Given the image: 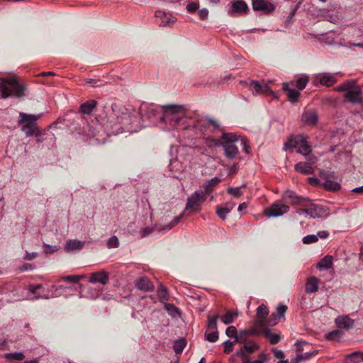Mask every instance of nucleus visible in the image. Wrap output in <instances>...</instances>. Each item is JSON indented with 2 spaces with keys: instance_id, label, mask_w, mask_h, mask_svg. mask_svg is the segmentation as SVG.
I'll list each match as a JSON object with an SVG mask.
<instances>
[{
  "instance_id": "obj_56",
  "label": "nucleus",
  "mask_w": 363,
  "mask_h": 363,
  "mask_svg": "<svg viewBox=\"0 0 363 363\" xmlns=\"http://www.w3.org/2000/svg\"><path fill=\"white\" fill-rule=\"evenodd\" d=\"M86 83L90 84L91 87H99L102 86V83L100 80L89 79L86 81Z\"/></svg>"
},
{
  "instance_id": "obj_46",
  "label": "nucleus",
  "mask_w": 363,
  "mask_h": 363,
  "mask_svg": "<svg viewBox=\"0 0 363 363\" xmlns=\"http://www.w3.org/2000/svg\"><path fill=\"white\" fill-rule=\"evenodd\" d=\"M216 213L220 218L225 220L229 212L222 205H220L216 207Z\"/></svg>"
},
{
  "instance_id": "obj_8",
  "label": "nucleus",
  "mask_w": 363,
  "mask_h": 363,
  "mask_svg": "<svg viewBox=\"0 0 363 363\" xmlns=\"http://www.w3.org/2000/svg\"><path fill=\"white\" fill-rule=\"evenodd\" d=\"M117 121L119 124L122 125L118 129H126L128 131H136L135 126H137L138 123V117L133 115L128 112H122L120 116L116 117Z\"/></svg>"
},
{
  "instance_id": "obj_49",
  "label": "nucleus",
  "mask_w": 363,
  "mask_h": 363,
  "mask_svg": "<svg viewBox=\"0 0 363 363\" xmlns=\"http://www.w3.org/2000/svg\"><path fill=\"white\" fill-rule=\"evenodd\" d=\"M206 339L211 342H215L218 339V332L217 330H215V331L206 334Z\"/></svg>"
},
{
  "instance_id": "obj_3",
  "label": "nucleus",
  "mask_w": 363,
  "mask_h": 363,
  "mask_svg": "<svg viewBox=\"0 0 363 363\" xmlns=\"http://www.w3.org/2000/svg\"><path fill=\"white\" fill-rule=\"evenodd\" d=\"M297 149V152L303 155L307 156L311 152V147L308 144L306 138L303 135H292L284 145V150Z\"/></svg>"
},
{
  "instance_id": "obj_11",
  "label": "nucleus",
  "mask_w": 363,
  "mask_h": 363,
  "mask_svg": "<svg viewBox=\"0 0 363 363\" xmlns=\"http://www.w3.org/2000/svg\"><path fill=\"white\" fill-rule=\"evenodd\" d=\"M337 82V79L331 74H320L314 80V84L318 83L325 86H331Z\"/></svg>"
},
{
  "instance_id": "obj_45",
  "label": "nucleus",
  "mask_w": 363,
  "mask_h": 363,
  "mask_svg": "<svg viewBox=\"0 0 363 363\" xmlns=\"http://www.w3.org/2000/svg\"><path fill=\"white\" fill-rule=\"evenodd\" d=\"M317 354H318V351L315 350H313L306 351L303 353H298L297 354L301 355V362H302L304 360L309 359L310 358L316 355Z\"/></svg>"
},
{
  "instance_id": "obj_50",
  "label": "nucleus",
  "mask_w": 363,
  "mask_h": 363,
  "mask_svg": "<svg viewBox=\"0 0 363 363\" xmlns=\"http://www.w3.org/2000/svg\"><path fill=\"white\" fill-rule=\"evenodd\" d=\"M318 240L315 235H308L303 238V242L304 244H311L317 242Z\"/></svg>"
},
{
  "instance_id": "obj_25",
  "label": "nucleus",
  "mask_w": 363,
  "mask_h": 363,
  "mask_svg": "<svg viewBox=\"0 0 363 363\" xmlns=\"http://www.w3.org/2000/svg\"><path fill=\"white\" fill-rule=\"evenodd\" d=\"M155 16L156 18H162V22L160 23V26H167L171 23H174L176 21L175 18H172L170 17L169 13H167L162 11L157 10L155 13Z\"/></svg>"
},
{
  "instance_id": "obj_14",
  "label": "nucleus",
  "mask_w": 363,
  "mask_h": 363,
  "mask_svg": "<svg viewBox=\"0 0 363 363\" xmlns=\"http://www.w3.org/2000/svg\"><path fill=\"white\" fill-rule=\"evenodd\" d=\"M108 272L102 270L91 273L89 277V282L93 284L100 283L105 285L108 282Z\"/></svg>"
},
{
  "instance_id": "obj_44",
  "label": "nucleus",
  "mask_w": 363,
  "mask_h": 363,
  "mask_svg": "<svg viewBox=\"0 0 363 363\" xmlns=\"http://www.w3.org/2000/svg\"><path fill=\"white\" fill-rule=\"evenodd\" d=\"M259 349V345L254 342H245L244 350L249 354L253 353L255 350Z\"/></svg>"
},
{
  "instance_id": "obj_19",
  "label": "nucleus",
  "mask_w": 363,
  "mask_h": 363,
  "mask_svg": "<svg viewBox=\"0 0 363 363\" xmlns=\"http://www.w3.org/2000/svg\"><path fill=\"white\" fill-rule=\"evenodd\" d=\"M287 310V306L279 304L277 308V314L273 313L269 320V325H275L277 324L279 319L284 317V314Z\"/></svg>"
},
{
  "instance_id": "obj_48",
  "label": "nucleus",
  "mask_w": 363,
  "mask_h": 363,
  "mask_svg": "<svg viewBox=\"0 0 363 363\" xmlns=\"http://www.w3.org/2000/svg\"><path fill=\"white\" fill-rule=\"evenodd\" d=\"M227 192L237 198L242 196V191L240 187H229L227 189Z\"/></svg>"
},
{
  "instance_id": "obj_12",
  "label": "nucleus",
  "mask_w": 363,
  "mask_h": 363,
  "mask_svg": "<svg viewBox=\"0 0 363 363\" xmlns=\"http://www.w3.org/2000/svg\"><path fill=\"white\" fill-rule=\"evenodd\" d=\"M252 8L255 11H260L265 13L272 11L275 6L266 0H252Z\"/></svg>"
},
{
  "instance_id": "obj_21",
  "label": "nucleus",
  "mask_w": 363,
  "mask_h": 363,
  "mask_svg": "<svg viewBox=\"0 0 363 363\" xmlns=\"http://www.w3.org/2000/svg\"><path fill=\"white\" fill-rule=\"evenodd\" d=\"M294 169L302 174H311L313 173L314 169L310 162H299L295 164Z\"/></svg>"
},
{
  "instance_id": "obj_64",
  "label": "nucleus",
  "mask_w": 363,
  "mask_h": 363,
  "mask_svg": "<svg viewBox=\"0 0 363 363\" xmlns=\"http://www.w3.org/2000/svg\"><path fill=\"white\" fill-rule=\"evenodd\" d=\"M37 257H38L37 252H31L30 253V252H26L23 259L25 260H33L35 258H36Z\"/></svg>"
},
{
  "instance_id": "obj_58",
  "label": "nucleus",
  "mask_w": 363,
  "mask_h": 363,
  "mask_svg": "<svg viewBox=\"0 0 363 363\" xmlns=\"http://www.w3.org/2000/svg\"><path fill=\"white\" fill-rule=\"evenodd\" d=\"M44 246L45 247V249L44 250V252L45 254H52V253H54L55 252L57 251V250H58L56 246L50 245H47V244H44Z\"/></svg>"
},
{
  "instance_id": "obj_9",
  "label": "nucleus",
  "mask_w": 363,
  "mask_h": 363,
  "mask_svg": "<svg viewBox=\"0 0 363 363\" xmlns=\"http://www.w3.org/2000/svg\"><path fill=\"white\" fill-rule=\"evenodd\" d=\"M289 211V206L284 203L281 201H277L271 205L269 208L264 210V213L267 217H279Z\"/></svg>"
},
{
  "instance_id": "obj_51",
  "label": "nucleus",
  "mask_w": 363,
  "mask_h": 363,
  "mask_svg": "<svg viewBox=\"0 0 363 363\" xmlns=\"http://www.w3.org/2000/svg\"><path fill=\"white\" fill-rule=\"evenodd\" d=\"M225 334L229 337H235V340L236 335H238V330L235 326H229L225 330Z\"/></svg>"
},
{
  "instance_id": "obj_35",
  "label": "nucleus",
  "mask_w": 363,
  "mask_h": 363,
  "mask_svg": "<svg viewBox=\"0 0 363 363\" xmlns=\"http://www.w3.org/2000/svg\"><path fill=\"white\" fill-rule=\"evenodd\" d=\"M296 346V352L303 353L306 351L310 350L309 349L311 347V345L306 341H297L295 343Z\"/></svg>"
},
{
  "instance_id": "obj_23",
  "label": "nucleus",
  "mask_w": 363,
  "mask_h": 363,
  "mask_svg": "<svg viewBox=\"0 0 363 363\" xmlns=\"http://www.w3.org/2000/svg\"><path fill=\"white\" fill-rule=\"evenodd\" d=\"M302 121L308 125H315L318 122V114L315 111H308L302 115Z\"/></svg>"
},
{
  "instance_id": "obj_47",
  "label": "nucleus",
  "mask_w": 363,
  "mask_h": 363,
  "mask_svg": "<svg viewBox=\"0 0 363 363\" xmlns=\"http://www.w3.org/2000/svg\"><path fill=\"white\" fill-rule=\"evenodd\" d=\"M165 308L172 315L179 313V309L177 307H176L174 304L166 303Z\"/></svg>"
},
{
  "instance_id": "obj_16",
  "label": "nucleus",
  "mask_w": 363,
  "mask_h": 363,
  "mask_svg": "<svg viewBox=\"0 0 363 363\" xmlns=\"http://www.w3.org/2000/svg\"><path fill=\"white\" fill-rule=\"evenodd\" d=\"M253 94H267L270 89L266 84H260L258 81H251L249 84Z\"/></svg>"
},
{
  "instance_id": "obj_15",
  "label": "nucleus",
  "mask_w": 363,
  "mask_h": 363,
  "mask_svg": "<svg viewBox=\"0 0 363 363\" xmlns=\"http://www.w3.org/2000/svg\"><path fill=\"white\" fill-rule=\"evenodd\" d=\"M135 286L138 289L145 292L152 291L155 289L152 282L146 277L137 279Z\"/></svg>"
},
{
  "instance_id": "obj_13",
  "label": "nucleus",
  "mask_w": 363,
  "mask_h": 363,
  "mask_svg": "<svg viewBox=\"0 0 363 363\" xmlns=\"http://www.w3.org/2000/svg\"><path fill=\"white\" fill-rule=\"evenodd\" d=\"M220 182L221 179L219 177H215L211 179L206 180L203 184L202 186L203 191H202V193L207 197L214 191Z\"/></svg>"
},
{
  "instance_id": "obj_2",
  "label": "nucleus",
  "mask_w": 363,
  "mask_h": 363,
  "mask_svg": "<svg viewBox=\"0 0 363 363\" xmlns=\"http://www.w3.org/2000/svg\"><path fill=\"white\" fill-rule=\"evenodd\" d=\"M184 115L182 106L169 105L163 107V112L158 118L161 122L169 124V128H174L179 125Z\"/></svg>"
},
{
  "instance_id": "obj_37",
  "label": "nucleus",
  "mask_w": 363,
  "mask_h": 363,
  "mask_svg": "<svg viewBox=\"0 0 363 363\" xmlns=\"http://www.w3.org/2000/svg\"><path fill=\"white\" fill-rule=\"evenodd\" d=\"M142 111H145L147 117L149 118H154L157 116V115H160L159 110L155 108L154 106H145V109L144 108H142Z\"/></svg>"
},
{
  "instance_id": "obj_27",
  "label": "nucleus",
  "mask_w": 363,
  "mask_h": 363,
  "mask_svg": "<svg viewBox=\"0 0 363 363\" xmlns=\"http://www.w3.org/2000/svg\"><path fill=\"white\" fill-rule=\"evenodd\" d=\"M96 100L91 99L85 101L79 106V111L83 114H90L97 105Z\"/></svg>"
},
{
  "instance_id": "obj_52",
  "label": "nucleus",
  "mask_w": 363,
  "mask_h": 363,
  "mask_svg": "<svg viewBox=\"0 0 363 363\" xmlns=\"http://www.w3.org/2000/svg\"><path fill=\"white\" fill-rule=\"evenodd\" d=\"M118 245H119V241L116 236L111 237L107 242V245L109 248L118 247Z\"/></svg>"
},
{
  "instance_id": "obj_62",
  "label": "nucleus",
  "mask_w": 363,
  "mask_h": 363,
  "mask_svg": "<svg viewBox=\"0 0 363 363\" xmlns=\"http://www.w3.org/2000/svg\"><path fill=\"white\" fill-rule=\"evenodd\" d=\"M62 279L72 283H77L79 281V277L74 275L66 276Z\"/></svg>"
},
{
  "instance_id": "obj_26",
  "label": "nucleus",
  "mask_w": 363,
  "mask_h": 363,
  "mask_svg": "<svg viewBox=\"0 0 363 363\" xmlns=\"http://www.w3.org/2000/svg\"><path fill=\"white\" fill-rule=\"evenodd\" d=\"M335 323L339 328L349 329L353 326L354 320L348 316H338Z\"/></svg>"
},
{
  "instance_id": "obj_22",
  "label": "nucleus",
  "mask_w": 363,
  "mask_h": 363,
  "mask_svg": "<svg viewBox=\"0 0 363 363\" xmlns=\"http://www.w3.org/2000/svg\"><path fill=\"white\" fill-rule=\"evenodd\" d=\"M183 216H184V213H181L178 216L174 217L169 223H168L167 225H157L155 226V228H157V230L159 233H166V232L170 230L177 223H179L181 221Z\"/></svg>"
},
{
  "instance_id": "obj_7",
  "label": "nucleus",
  "mask_w": 363,
  "mask_h": 363,
  "mask_svg": "<svg viewBox=\"0 0 363 363\" xmlns=\"http://www.w3.org/2000/svg\"><path fill=\"white\" fill-rule=\"evenodd\" d=\"M206 200V196L202 191H196L187 198L184 211H191L194 213H199L201 210V205Z\"/></svg>"
},
{
  "instance_id": "obj_28",
  "label": "nucleus",
  "mask_w": 363,
  "mask_h": 363,
  "mask_svg": "<svg viewBox=\"0 0 363 363\" xmlns=\"http://www.w3.org/2000/svg\"><path fill=\"white\" fill-rule=\"evenodd\" d=\"M43 289V286L41 284H30L28 287V291L35 294V299H48L50 298L48 294L43 295L40 294V291H42Z\"/></svg>"
},
{
  "instance_id": "obj_42",
  "label": "nucleus",
  "mask_w": 363,
  "mask_h": 363,
  "mask_svg": "<svg viewBox=\"0 0 363 363\" xmlns=\"http://www.w3.org/2000/svg\"><path fill=\"white\" fill-rule=\"evenodd\" d=\"M343 335L342 331L340 330H335L331 331L325 335V337L329 340H337L340 338Z\"/></svg>"
},
{
  "instance_id": "obj_61",
  "label": "nucleus",
  "mask_w": 363,
  "mask_h": 363,
  "mask_svg": "<svg viewBox=\"0 0 363 363\" xmlns=\"http://www.w3.org/2000/svg\"><path fill=\"white\" fill-rule=\"evenodd\" d=\"M154 230L153 228L147 227L140 231L141 238H145L149 235Z\"/></svg>"
},
{
  "instance_id": "obj_63",
  "label": "nucleus",
  "mask_w": 363,
  "mask_h": 363,
  "mask_svg": "<svg viewBox=\"0 0 363 363\" xmlns=\"http://www.w3.org/2000/svg\"><path fill=\"white\" fill-rule=\"evenodd\" d=\"M206 126H212L213 130H216L219 128L220 125L216 121L211 119L206 122Z\"/></svg>"
},
{
  "instance_id": "obj_41",
  "label": "nucleus",
  "mask_w": 363,
  "mask_h": 363,
  "mask_svg": "<svg viewBox=\"0 0 363 363\" xmlns=\"http://www.w3.org/2000/svg\"><path fill=\"white\" fill-rule=\"evenodd\" d=\"M308 82V77L307 76H302L299 77L296 82V86L300 90H303L306 88Z\"/></svg>"
},
{
  "instance_id": "obj_10",
  "label": "nucleus",
  "mask_w": 363,
  "mask_h": 363,
  "mask_svg": "<svg viewBox=\"0 0 363 363\" xmlns=\"http://www.w3.org/2000/svg\"><path fill=\"white\" fill-rule=\"evenodd\" d=\"M298 213H306L312 218H320L325 213V208L319 205L313 203H308L301 208L297 211Z\"/></svg>"
},
{
  "instance_id": "obj_29",
  "label": "nucleus",
  "mask_w": 363,
  "mask_h": 363,
  "mask_svg": "<svg viewBox=\"0 0 363 363\" xmlns=\"http://www.w3.org/2000/svg\"><path fill=\"white\" fill-rule=\"evenodd\" d=\"M84 243L77 240H69L67 241L65 246L66 252H71L74 250H80L82 249Z\"/></svg>"
},
{
  "instance_id": "obj_54",
  "label": "nucleus",
  "mask_w": 363,
  "mask_h": 363,
  "mask_svg": "<svg viewBox=\"0 0 363 363\" xmlns=\"http://www.w3.org/2000/svg\"><path fill=\"white\" fill-rule=\"evenodd\" d=\"M350 354H348L345 356L346 363H359L361 360L360 356H350Z\"/></svg>"
},
{
  "instance_id": "obj_53",
  "label": "nucleus",
  "mask_w": 363,
  "mask_h": 363,
  "mask_svg": "<svg viewBox=\"0 0 363 363\" xmlns=\"http://www.w3.org/2000/svg\"><path fill=\"white\" fill-rule=\"evenodd\" d=\"M234 342H235L234 341L232 342L230 340H226L223 342V345L225 347L224 352L225 354H229L233 351Z\"/></svg>"
},
{
  "instance_id": "obj_55",
  "label": "nucleus",
  "mask_w": 363,
  "mask_h": 363,
  "mask_svg": "<svg viewBox=\"0 0 363 363\" xmlns=\"http://www.w3.org/2000/svg\"><path fill=\"white\" fill-rule=\"evenodd\" d=\"M300 5H301V3L299 2V3L296 4L295 6H294L293 8L291 9L289 15L287 17V21H290L292 19V18L296 14L297 10L299 9Z\"/></svg>"
},
{
  "instance_id": "obj_6",
  "label": "nucleus",
  "mask_w": 363,
  "mask_h": 363,
  "mask_svg": "<svg viewBox=\"0 0 363 363\" xmlns=\"http://www.w3.org/2000/svg\"><path fill=\"white\" fill-rule=\"evenodd\" d=\"M0 91L4 98H6L9 96L19 97L23 95L24 87L15 80H12L9 83L6 81H2L0 82Z\"/></svg>"
},
{
  "instance_id": "obj_36",
  "label": "nucleus",
  "mask_w": 363,
  "mask_h": 363,
  "mask_svg": "<svg viewBox=\"0 0 363 363\" xmlns=\"http://www.w3.org/2000/svg\"><path fill=\"white\" fill-rule=\"evenodd\" d=\"M238 316V313L233 311H228L224 315L220 317L221 321L225 325H229L234 321V319Z\"/></svg>"
},
{
  "instance_id": "obj_40",
  "label": "nucleus",
  "mask_w": 363,
  "mask_h": 363,
  "mask_svg": "<svg viewBox=\"0 0 363 363\" xmlns=\"http://www.w3.org/2000/svg\"><path fill=\"white\" fill-rule=\"evenodd\" d=\"M249 338V335L247 334V330H242L238 333L236 335V339L234 340V342H240V343H245L247 342V340Z\"/></svg>"
},
{
  "instance_id": "obj_30",
  "label": "nucleus",
  "mask_w": 363,
  "mask_h": 363,
  "mask_svg": "<svg viewBox=\"0 0 363 363\" xmlns=\"http://www.w3.org/2000/svg\"><path fill=\"white\" fill-rule=\"evenodd\" d=\"M318 289V279L315 277H310L306 281V291L307 293H314Z\"/></svg>"
},
{
  "instance_id": "obj_39",
  "label": "nucleus",
  "mask_w": 363,
  "mask_h": 363,
  "mask_svg": "<svg viewBox=\"0 0 363 363\" xmlns=\"http://www.w3.org/2000/svg\"><path fill=\"white\" fill-rule=\"evenodd\" d=\"M219 318L218 314L215 315H208V329L217 330V320Z\"/></svg>"
},
{
  "instance_id": "obj_32",
  "label": "nucleus",
  "mask_w": 363,
  "mask_h": 363,
  "mask_svg": "<svg viewBox=\"0 0 363 363\" xmlns=\"http://www.w3.org/2000/svg\"><path fill=\"white\" fill-rule=\"evenodd\" d=\"M333 265V257L326 255L322 258L317 264V268L319 269H328Z\"/></svg>"
},
{
  "instance_id": "obj_31",
  "label": "nucleus",
  "mask_w": 363,
  "mask_h": 363,
  "mask_svg": "<svg viewBox=\"0 0 363 363\" xmlns=\"http://www.w3.org/2000/svg\"><path fill=\"white\" fill-rule=\"evenodd\" d=\"M321 186L327 191H337L340 189L341 185L335 181L326 179L321 184Z\"/></svg>"
},
{
  "instance_id": "obj_33",
  "label": "nucleus",
  "mask_w": 363,
  "mask_h": 363,
  "mask_svg": "<svg viewBox=\"0 0 363 363\" xmlns=\"http://www.w3.org/2000/svg\"><path fill=\"white\" fill-rule=\"evenodd\" d=\"M157 296L161 302L167 301L169 300L167 289L162 284H160L157 288Z\"/></svg>"
},
{
  "instance_id": "obj_18",
  "label": "nucleus",
  "mask_w": 363,
  "mask_h": 363,
  "mask_svg": "<svg viewBox=\"0 0 363 363\" xmlns=\"http://www.w3.org/2000/svg\"><path fill=\"white\" fill-rule=\"evenodd\" d=\"M283 199L286 201H288L291 204H298L303 201H308V198L301 197L297 196L294 191H286L284 192Z\"/></svg>"
},
{
  "instance_id": "obj_57",
  "label": "nucleus",
  "mask_w": 363,
  "mask_h": 363,
  "mask_svg": "<svg viewBox=\"0 0 363 363\" xmlns=\"http://www.w3.org/2000/svg\"><path fill=\"white\" fill-rule=\"evenodd\" d=\"M239 143L243 146V150L247 154L250 153V147L247 144V142L242 138L239 137Z\"/></svg>"
},
{
  "instance_id": "obj_59",
  "label": "nucleus",
  "mask_w": 363,
  "mask_h": 363,
  "mask_svg": "<svg viewBox=\"0 0 363 363\" xmlns=\"http://www.w3.org/2000/svg\"><path fill=\"white\" fill-rule=\"evenodd\" d=\"M199 8V4L194 2H191L187 4L186 9L189 12L193 13L196 11Z\"/></svg>"
},
{
  "instance_id": "obj_5",
  "label": "nucleus",
  "mask_w": 363,
  "mask_h": 363,
  "mask_svg": "<svg viewBox=\"0 0 363 363\" xmlns=\"http://www.w3.org/2000/svg\"><path fill=\"white\" fill-rule=\"evenodd\" d=\"M40 115L28 114L21 112L18 124L21 125V131L26 137H30L34 134L38 128L36 121L38 120Z\"/></svg>"
},
{
  "instance_id": "obj_43",
  "label": "nucleus",
  "mask_w": 363,
  "mask_h": 363,
  "mask_svg": "<svg viewBox=\"0 0 363 363\" xmlns=\"http://www.w3.org/2000/svg\"><path fill=\"white\" fill-rule=\"evenodd\" d=\"M186 346V342L184 340H177L174 342L173 349L176 354H180Z\"/></svg>"
},
{
  "instance_id": "obj_38",
  "label": "nucleus",
  "mask_w": 363,
  "mask_h": 363,
  "mask_svg": "<svg viewBox=\"0 0 363 363\" xmlns=\"http://www.w3.org/2000/svg\"><path fill=\"white\" fill-rule=\"evenodd\" d=\"M5 359H6L10 363L12 360L21 361L25 358V355L22 352H11L6 353L4 354Z\"/></svg>"
},
{
  "instance_id": "obj_17",
  "label": "nucleus",
  "mask_w": 363,
  "mask_h": 363,
  "mask_svg": "<svg viewBox=\"0 0 363 363\" xmlns=\"http://www.w3.org/2000/svg\"><path fill=\"white\" fill-rule=\"evenodd\" d=\"M269 315V309L268 308L264 305L262 304L258 306L257 308V320L256 323L257 325H260L261 327L265 326V319Z\"/></svg>"
},
{
  "instance_id": "obj_24",
  "label": "nucleus",
  "mask_w": 363,
  "mask_h": 363,
  "mask_svg": "<svg viewBox=\"0 0 363 363\" xmlns=\"http://www.w3.org/2000/svg\"><path fill=\"white\" fill-rule=\"evenodd\" d=\"M282 88L283 90L287 93L288 99L291 102L294 103L297 101L301 94L298 90L290 88L289 83H284Z\"/></svg>"
},
{
  "instance_id": "obj_1",
  "label": "nucleus",
  "mask_w": 363,
  "mask_h": 363,
  "mask_svg": "<svg viewBox=\"0 0 363 363\" xmlns=\"http://www.w3.org/2000/svg\"><path fill=\"white\" fill-rule=\"evenodd\" d=\"M335 89L340 92H345V99L352 104H360L363 103V92L354 79L344 82L337 86Z\"/></svg>"
},
{
  "instance_id": "obj_4",
  "label": "nucleus",
  "mask_w": 363,
  "mask_h": 363,
  "mask_svg": "<svg viewBox=\"0 0 363 363\" xmlns=\"http://www.w3.org/2000/svg\"><path fill=\"white\" fill-rule=\"evenodd\" d=\"M221 140L225 156L230 160L235 159L239 152L238 147L235 144L239 143V136L234 133H223Z\"/></svg>"
},
{
  "instance_id": "obj_20",
  "label": "nucleus",
  "mask_w": 363,
  "mask_h": 363,
  "mask_svg": "<svg viewBox=\"0 0 363 363\" xmlns=\"http://www.w3.org/2000/svg\"><path fill=\"white\" fill-rule=\"evenodd\" d=\"M230 6L228 13L231 16L233 13H242L248 9L247 4L243 1H233L230 2Z\"/></svg>"
},
{
  "instance_id": "obj_34",
  "label": "nucleus",
  "mask_w": 363,
  "mask_h": 363,
  "mask_svg": "<svg viewBox=\"0 0 363 363\" xmlns=\"http://www.w3.org/2000/svg\"><path fill=\"white\" fill-rule=\"evenodd\" d=\"M264 335L269 339L272 345L277 344L280 341V335L278 334H273L271 331L266 328L263 332Z\"/></svg>"
},
{
  "instance_id": "obj_60",
  "label": "nucleus",
  "mask_w": 363,
  "mask_h": 363,
  "mask_svg": "<svg viewBox=\"0 0 363 363\" xmlns=\"http://www.w3.org/2000/svg\"><path fill=\"white\" fill-rule=\"evenodd\" d=\"M199 16L201 20L207 19L208 16V10L207 9H201L199 11Z\"/></svg>"
}]
</instances>
